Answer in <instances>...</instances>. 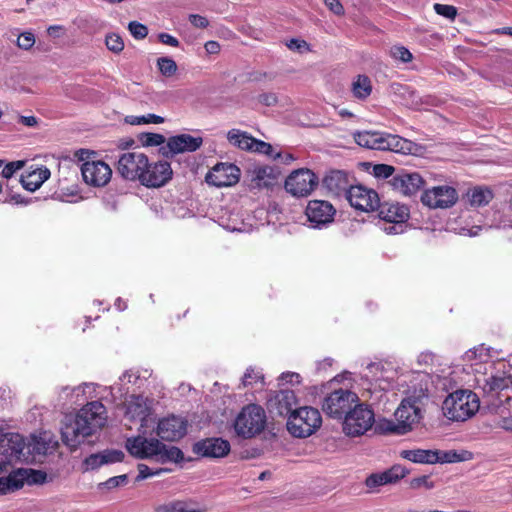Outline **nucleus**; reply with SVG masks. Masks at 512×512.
Here are the masks:
<instances>
[{
  "label": "nucleus",
  "instance_id": "nucleus-1",
  "mask_svg": "<svg viewBox=\"0 0 512 512\" xmlns=\"http://www.w3.org/2000/svg\"><path fill=\"white\" fill-rule=\"evenodd\" d=\"M57 441L50 432L44 431L31 435L28 442L18 433L6 435L4 452L0 456V472L8 471V466L17 462H34L37 456H43L54 450Z\"/></svg>",
  "mask_w": 512,
  "mask_h": 512
},
{
  "label": "nucleus",
  "instance_id": "nucleus-2",
  "mask_svg": "<svg viewBox=\"0 0 512 512\" xmlns=\"http://www.w3.org/2000/svg\"><path fill=\"white\" fill-rule=\"evenodd\" d=\"M107 410L101 400L86 403L73 420L64 423L61 436L65 445L76 449L86 438L96 434L107 423Z\"/></svg>",
  "mask_w": 512,
  "mask_h": 512
},
{
  "label": "nucleus",
  "instance_id": "nucleus-3",
  "mask_svg": "<svg viewBox=\"0 0 512 512\" xmlns=\"http://www.w3.org/2000/svg\"><path fill=\"white\" fill-rule=\"evenodd\" d=\"M411 383L406 397L394 412L395 419L400 423V430L406 434L411 432L423 417V410L429 399L430 377L427 373H416Z\"/></svg>",
  "mask_w": 512,
  "mask_h": 512
},
{
  "label": "nucleus",
  "instance_id": "nucleus-4",
  "mask_svg": "<svg viewBox=\"0 0 512 512\" xmlns=\"http://www.w3.org/2000/svg\"><path fill=\"white\" fill-rule=\"evenodd\" d=\"M142 433L135 437L128 438L126 441L127 451L139 459H155L158 462L179 461L183 458L180 449L174 446H166L156 438L145 437L146 433L139 428Z\"/></svg>",
  "mask_w": 512,
  "mask_h": 512
},
{
  "label": "nucleus",
  "instance_id": "nucleus-5",
  "mask_svg": "<svg viewBox=\"0 0 512 512\" xmlns=\"http://www.w3.org/2000/svg\"><path fill=\"white\" fill-rule=\"evenodd\" d=\"M480 408V399L468 389H459L446 396L442 403L443 415L450 421L464 422L472 418Z\"/></svg>",
  "mask_w": 512,
  "mask_h": 512
},
{
  "label": "nucleus",
  "instance_id": "nucleus-6",
  "mask_svg": "<svg viewBox=\"0 0 512 512\" xmlns=\"http://www.w3.org/2000/svg\"><path fill=\"white\" fill-rule=\"evenodd\" d=\"M353 138L359 146L368 149L408 154L413 147L411 141L380 130H357L353 133Z\"/></svg>",
  "mask_w": 512,
  "mask_h": 512
},
{
  "label": "nucleus",
  "instance_id": "nucleus-7",
  "mask_svg": "<svg viewBox=\"0 0 512 512\" xmlns=\"http://www.w3.org/2000/svg\"><path fill=\"white\" fill-rule=\"evenodd\" d=\"M367 377H371L374 388L388 392L399 389L402 383L406 382L405 376L397 362L382 360L371 362L366 367Z\"/></svg>",
  "mask_w": 512,
  "mask_h": 512
},
{
  "label": "nucleus",
  "instance_id": "nucleus-8",
  "mask_svg": "<svg viewBox=\"0 0 512 512\" xmlns=\"http://www.w3.org/2000/svg\"><path fill=\"white\" fill-rule=\"evenodd\" d=\"M115 386H101L95 383H82L70 387L64 386L60 389L59 399L63 404H80L89 399L116 401L114 395Z\"/></svg>",
  "mask_w": 512,
  "mask_h": 512
},
{
  "label": "nucleus",
  "instance_id": "nucleus-9",
  "mask_svg": "<svg viewBox=\"0 0 512 512\" xmlns=\"http://www.w3.org/2000/svg\"><path fill=\"white\" fill-rule=\"evenodd\" d=\"M322 424L320 412L313 407L304 406L295 409L287 420V430L297 438H306L314 434Z\"/></svg>",
  "mask_w": 512,
  "mask_h": 512
},
{
  "label": "nucleus",
  "instance_id": "nucleus-10",
  "mask_svg": "<svg viewBox=\"0 0 512 512\" xmlns=\"http://www.w3.org/2000/svg\"><path fill=\"white\" fill-rule=\"evenodd\" d=\"M266 425V413L256 404H249L242 408L234 421L235 433L245 439L260 434Z\"/></svg>",
  "mask_w": 512,
  "mask_h": 512
},
{
  "label": "nucleus",
  "instance_id": "nucleus-11",
  "mask_svg": "<svg viewBox=\"0 0 512 512\" xmlns=\"http://www.w3.org/2000/svg\"><path fill=\"white\" fill-rule=\"evenodd\" d=\"M374 422V412L359 401L344 416L342 429L347 436L357 437L370 430Z\"/></svg>",
  "mask_w": 512,
  "mask_h": 512
},
{
  "label": "nucleus",
  "instance_id": "nucleus-12",
  "mask_svg": "<svg viewBox=\"0 0 512 512\" xmlns=\"http://www.w3.org/2000/svg\"><path fill=\"white\" fill-rule=\"evenodd\" d=\"M379 218L385 222L383 231L389 235L402 234L406 231V222L409 219V209L406 205L394 202H385L377 207Z\"/></svg>",
  "mask_w": 512,
  "mask_h": 512
},
{
  "label": "nucleus",
  "instance_id": "nucleus-13",
  "mask_svg": "<svg viewBox=\"0 0 512 512\" xmlns=\"http://www.w3.org/2000/svg\"><path fill=\"white\" fill-rule=\"evenodd\" d=\"M125 417L139 424L143 433H148L150 428H154L155 419L152 413V401L142 395H131L126 402Z\"/></svg>",
  "mask_w": 512,
  "mask_h": 512
},
{
  "label": "nucleus",
  "instance_id": "nucleus-14",
  "mask_svg": "<svg viewBox=\"0 0 512 512\" xmlns=\"http://www.w3.org/2000/svg\"><path fill=\"white\" fill-rule=\"evenodd\" d=\"M16 463L8 466V471H5L3 476L0 477V494H7L9 492L20 489L25 482L42 483L46 475L41 471H34L32 469L15 468Z\"/></svg>",
  "mask_w": 512,
  "mask_h": 512
},
{
  "label": "nucleus",
  "instance_id": "nucleus-15",
  "mask_svg": "<svg viewBox=\"0 0 512 512\" xmlns=\"http://www.w3.org/2000/svg\"><path fill=\"white\" fill-rule=\"evenodd\" d=\"M357 402L359 397L355 392L340 388L324 398L322 410L332 418L341 419Z\"/></svg>",
  "mask_w": 512,
  "mask_h": 512
},
{
  "label": "nucleus",
  "instance_id": "nucleus-16",
  "mask_svg": "<svg viewBox=\"0 0 512 512\" xmlns=\"http://www.w3.org/2000/svg\"><path fill=\"white\" fill-rule=\"evenodd\" d=\"M318 177L309 169L292 172L285 181V189L295 197L310 195L318 185Z\"/></svg>",
  "mask_w": 512,
  "mask_h": 512
},
{
  "label": "nucleus",
  "instance_id": "nucleus-17",
  "mask_svg": "<svg viewBox=\"0 0 512 512\" xmlns=\"http://www.w3.org/2000/svg\"><path fill=\"white\" fill-rule=\"evenodd\" d=\"M336 214L334 206L325 200H310L305 209L309 227L314 229L327 228Z\"/></svg>",
  "mask_w": 512,
  "mask_h": 512
},
{
  "label": "nucleus",
  "instance_id": "nucleus-18",
  "mask_svg": "<svg viewBox=\"0 0 512 512\" xmlns=\"http://www.w3.org/2000/svg\"><path fill=\"white\" fill-rule=\"evenodd\" d=\"M147 156L141 152L123 153L117 162V171L126 180L141 181Z\"/></svg>",
  "mask_w": 512,
  "mask_h": 512
},
{
  "label": "nucleus",
  "instance_id": "nucleus-19",
  "mask_svg": "<svg viewBox=\"0 0 512 512\" xmlns=\"http://www.w3.org/2000/svg\"><path fill=\"white\" fill-rule=\"evenodd\" d=\"M457 200L458 193L456 189L448 185H440L427 189L421 196L422 203L433 209L450 208Z\"/></svg>",
  "mask_w": 512,
  "mask_h": 512
},
{
  "label": "nucleus",
  "instance_id": "nucleus-20",
  "mask_svg": "<svg viewBox=\"0 0 512 512\" xmlns=\"http://www.w3.org/2000/svg\"><path fill=\"white\" fill-rule=\"evenodd\" d=\"M173 175L169 162L161 160L150 162L147 158L140 183L146 187L158 188L165 185Z\"/></svg>",
  "mask_w": 512,
  "mask_h": 512
},
{
  "label": "nucleus",
  "instance_id": "nucleus-21",
  "mask_svg": "<svg viewBox=\"0 0 512 512\" xmlns=\"http://www.w3.org/2000/svg\"><path fill=\"white\" fill-rule=\"evenodd\" d=\"M81 173L86 184L93 187H103L111 179L110 166L101 160L86 161L81 166Z\"/></svg>",
  "mask_w": 512,
  "mask_h": 512
},
{
  "label": "nucleus",
  "instance_id": "nucleus-22",
  "mask_svg": "<svg viewBox=\"0 0 512 512\" xmlns=\"http://www.w3.org/2000/svg\"><path fill=\"white\" fill-rule=\"evenodd\" d=\"M346 198L352 207L364 212L377 209L380 203L378 194L362 185L351 186Z\"/></svg>",
  "mask_w": 512,
  "mask_h": 512
},
{
  "label": "nucleus",
  "instance_id": "nucleus-23",
  "mask_svg": "<svg viewBox=\"0 0 512 512\" xmlns=\"http://www.w3.org/2000/svg\"><path fill=\"white\" fill-rule=\"evenodd\" d=\"M206 182L215 187H229L238 183L240 169L232 163H218L206 175Z\"/></svg>",
  "mask_w": 512,
  "mask_h": 512
},
{
  "label": "nucleus",
  "instance_id": "nucleus-24",
  "mask_svg": "<svg viewBox=\"0 0 512 512\" xmlns=\"http://www.w3.org/2000/svg\"><path fill=\"white\" fill-rule=\"evenodd\" d=\"M187 426L184 417L171 415L159 420L156 432L162 440L177 441L186 435Z\"/></svg>",
  "mask_w": 512,
  "mask_h": 512
},
{
  "label": "nucleus",
  "instance_id": "nucleus-25",
  "mask_svg": "<svg viewBox=\"0 0 512 512\" xmlns=\"http://www.w3.org/2000/svg\"><path fill=\"white\" fill-rule=\"evenodd\" d=\"M401 457L414 463L434 464L437 462H453L457 460L455 452H439L437 450L411 449L403 450Z\"/></svg>",
  "mask_w": 512,
  "mask_h": 512
},
{
  "label": "nucleus",
  "instance_id": "nucleus-26",
  "mask_svg": "<svg viewBox=\"0 0 512 512\" xmlns=\"http://www.w3.org/2000/svg\"><path fill=\"white\" fill-rule=\"evenodd\" d=\"M201 144V137H193L188 134H182L169 138L166 144L161 146L159 152L162 155L169 157L178 153L195 151L201 146Z\"/></svg>",
  "mask_w": 512,
  "mask_h": 512
},
{
  "label": "nucleus",
  "instance_id": "nucleus-27",
  "mask_svg": "<svg viewBox=\"0 0 512 512\" xmlns=\"http://www.w3.org/2000/svg\"><path fill=\"white\" fill-rule=\"evenodd\" d=\"M297 397L294 391L283 389L271 396L267 402L268 409L271 413L279 416H290L296 409Z\"/></svg>",
  "mask_w": 512,
  "mask_h": 512
},
{
  "label": "nucleus",
  "instance_id": "nucleus-28",
  "mask_svg": "<svg viewBox=\"0 0 512 512\" xmlns=\"http://www.w3.org/2000/svg\"><path fill=\"white\" fill-rule=\"evenodd\" d=\"M228 139L234 146L243 150L256 151L267 155H271L273 150L270 144L257 140L241 130L229 131Z\"/></svg>",
  "mask_w": 512,
  "mask_h": 512
},
{
  "label": "nucleus",
  "instance_id": "nucleus-29",
  "mask_svg": "<svg viewBox=\"0 0 512 512\" xmlns=\"http://www.w3.org/2000/svg\"><path fill=\"white\" fill-rule=\"evenodd\" d=\"M193 451L203 457L221 458L230 451V443L222 438H207L194 444Z\"/></svg>",
  "mask_w": 512,
  "mask_h": 512
},
{
  "label": "nucleus",
  "instance_id": "nucleus-30",
  "mask_svg": "<svg viewBox=\"0 0 512 512\" xmlns=\"http://www.w3.org/2000/svg\"><path fill=\"white\" fill-rule=\"evenodd\" d=\"M151 371L148 369L133 368L125 371L120 377L119 382L115 383L114 395L116 400L121 398L127 391V384L142 386L144 382L151 376Z\"/></svg>",
  "mask_w": 512,
  "mask_h": 512
},
{
  "label": "nucleus",
  "instance_id": "nucleus-31",
  "mask_svg": "<svg viewBox=\"0 0 512 512\" xmlns=\"http://www.w3.org/2000/svg\"><path fill=\"white\" fill-rule=\"evenodd\" d=\"M123 458L124 453L121 450L106 449L89 455L84 459L82 465L84 471H92L97 470L104 465L121 462Z\"/></svg>",
  "mask_w": 512,
  "mask_h": 512
},
{
  "label": "nucleus",
  "instance_id": "nucleus-32",
  "mask_svg": "<svg viewBox=\"0 0 512 512\" xmlns=\"http://www.w3.org/2000/svg\"><path fill=\"white\" fill-rule=\"evenodd\" d=\"M391 185L397 192L410 196L422 187L423 179L418 173H401L392 177Z\"/></svg>",
  "mask_w": 512,
  "mask_h": 512
},
{
  "label": "nucleus",
  "instance_id": "nucleus-33",
  "mask_svg": "<svg viewBox=\"0 0 512 512\" xmlns=\"http://www.w3.org/2000/svg\"><path fill=\"white\" fill-rule=\"evenodd\" d=\"M50 170L42 165H31L21 176V183L28 191L37 190L49 177Z\"/></svg>",
  "mask_w": 512,
  "mask_h": 512
},
{
  "label": "nucleus",
  "instance_id": "nucleus-34",
  "mask_svg": "<svg viewBox=\"0 0 512 512\" xmlns=\"http://www.w3.org/2000/svg\"><path fill=\"white\" fill-rule=\"evenodd\" d=\"M325 187L334 195L340 196L347 192L352 186L349 181V176L346 172L340 170L331 171L323 180Z\"/></svg>",
  "mask_w": 512,
  "mask_h": 512
},
{
  "label": "nucleus",
  "instance_id": "nucleus-35",
  "mask_svg": "<svg viewBox=\"0 0 512 512\" xmlns=\"http://www.w3.org/2000/svg\"><path fill=\"white\" fill-rule=\"evenodd\" d=\"M405 474L406 472L404 468L401 466H393L387 471L371 474L366 479V486L369 488H375L378 486L393 484L403 478Z\"/></svg>",
  "mask_w": 512,
  "mask_h": 512
},
{
  "label": "nucleus",
  "instance_id": "nucleus-36",
  "mask_svg": "<svg viewBox=\"0 0 512 512\" xmlns=\"http://www.w3.org/2000/svg\"><path fill=\"white\" fill-rule=\"evenodd\" d=\"M276 174L270 166H257L251 171V182L255 188H267L274 184Z\"/></svg>",
  "mask_w": 512,
  "mask_h": 512
},
{
  "label": "nucleus",
  "instance_id": "nucleus-37",
  "mask_svg": "<svg viewBox=\"0 0 512 512\" xmlns=\"http://www.w3.org/2000/svg\"><path fill=\"white\" fill-rule=\"evenodd\" d=\"M466 197L470 206L478 208L488 205L494 194L488 187L475 186L467 191Z\"/></svg>",
  "mask_w": 512,
  "mask_h": 512
},
{
  "label": "nucleus",
  "instance_id": "nucleus-38",
  "mask_svg": "<svg viewBox=\"0 0 512 512\" xmlns=\"http://www.w3.org/2000/svg\"><path fill=\"white\" fill-rule=\"evenodd\" d=\"M490 358L491 349L484 344L467 350L463 355V361L471 367L486 363Z\"/></svg>",
  "mask_w": 512,
  "mask_h": 512
},
{
  "label": "nucleus",
  "instance_id": "nucleus-39",
  "mask_svg": "<svg viewBox=\"0 0 512 512\" xmlns=\"http://www.w3.org/2000/svg\"><path fill=\"white\" fill-rule=\"evenodd\" d=\"M512 384V377L498 370L495 374L484 378L483 389L488 392L499 391L508 388Z\"/></svg>",
  "mask_w": 512,
  "mask_h": 512
},
{
  "label": "nucleus",
  "instance_id": "nucleus-40",
  "mask_svg": "<svg viewBox=\"0 0 512 512\" xmlns=\"http://www.w3.org/2000/svg\"><path fill=\"white\" fill-rule=\"evenodd\" d=\"M156 512H204V509L193 502L170 501L158 505Z\"/></svg>",
  "mask_w": 512,
  "mask_h": 512
},
{
  "label": "nucleus",
  "instance_id": "nucleus-41",
  "mask_svg": "<svg viewBox=\"0 0 512 512\" xmlns=\"http://www.w3.org/2000/svg\"><path fill=\"white\" fill-rule=\"evenodd\" d=\"M352 92L358 99H366L372 92L370 79L365 75H358L352 83Z\"/></svg>",
  "mask_w": 512,
  "mask_h": 512
},
{
  "label": "nucleus",
  "instance_id": "nucleus-42",
  "mask_svg": "<svg viewBox=\"0 0 512 512\" xmlns=\"http://www.w3.org/2000/svg\"><path fill=\"white\" fill-rule=\"evenodd\" d=\"M124 123L130 126H140V125H159L165 123V119L156 114H147L142 116H134L129 115L124 118Z\"/></svg>",
  "mask_w": 512,
  "mask_h": 512
},
{
  "label": "nucleus",
  "instance_id": "nucleus-43",
  "mask_svg": "<svg viewBox=\"0 0 512 512\" xmlns=\"http://www.w3.org/2000/svg\"><path fill=\"white\" fill-rule=\"evenodd\" d=\"M138 141L141 146L143 147H156L159 146V149L161 146L166 144L164 136L157 133H151V132H143L138 135Z\"/></svg>",
  "mask_w": 512,
  "mask_h": 512
},
{
  "label": "nucleus",
  "instance_id": "nucleus-44",
  "mask_svg": "<svg viewBox=\"0 0 512 512\" xmlns=\"http://www.w3.org/2000/svg\"><path fill=\"white\" fill-rule=\"evenodd\" d=\"M157 67L160 73L165 77L173 76L177 71L176 62L167 56L159 57L157 59Z\"/></svg>",
  "mask_w": 512,
  "mask_h": 512
},
{
  "label": "nucleus",
  "instance_id": "nucleus-45",
  "mask_svg": "<svg viewBox=\"0 0 512 512\" xmlns=\"http://www.w3.org/2000/svg\"><path fill=\"white\" fill-rule=\"evenodd\" d=\"M264 376L261 371L254 368H248L242 378V385L244 387L260 384L263 386Z\"/></svg>",
  "mask_w": 512,
  "mask_h": 512
},
{
  "label": "nucleus",
  "instance_id": "nucleus-46",
  "mask_svg": "<svg viewBox=\"0 0 512 512\" xmlns=\"http://www.w3.org/2000/svg\"><path fill=\"white\" fill-rule=\"evenodd\" d=\"M5 124L33 127L41 125L42 123L37 117L33 115L23 116L16 113L15 115H13L12 120L10 122H5Z\"/></svg>",
  "mask_w": 512,
  "mask_h": 512
},
{
  "label": "nucleus",
  "instance_id": "nucleus-47",
  "mask_svg": "<svg viewBox=\"0 0 512 512\" xmlns=\"http://www.w3.org/2000/svg\"><path fill=\"white\" fill-rule=\"evenodd\" d=\"M390 56L402 63H409L413 59L412 53L406 47L400 45L391 47Z\"/></svg>",
  "mask_w": 512,
  "mask_h": 512
},
{
  "label": "nucleus",
  "instance_id": "nucleus-48",
  "mask_svg": "<svg viewBox=\"0 0 512 512\" xmlns=\"http://www.w3.org/2000/svg\"><path fill=\"white\" fill-rule=\"evenodd\" d=\"M399 426H400V423L396 419H395V421L384 419V420L380 421L378 424L379 430L383 433L395 434V435L406 434V432H402V430L400 431Z\"/></svg>",
  "mask_w": 512,
  "mask_h": 512
},
{
  "label": "nucleus",
  "instance_id": "nucleus-49",
  "mask_svg": "<svg viewBox=\"0 0 512 512\" xmlns=\"http://www.w3.org/2000/svg\"><path fill=\"white\" fill-rule=\"evenodd\" d=\"M105 43L107 48L114 53H120L124 48V42L122 38L114 33L106 36Z\"/></svg>",
  "mask_w": 512,
  "mask_h": 512
},
{
  "label": "nucleus",
  "instance_id": "nucleus-50",
  "mask_svg": "<svg viewBox=\"0 0 512 512\" xmlns=\"http://www.w3.org/2000/svg\"><path fill=\"white\" fill-rule=\"evenodd\" d=\"M434 11L447 19L453 20L457 15V9L452 5L434 4Z\"/></svg>",
  "mask_w": 512,
  "mask_h": 512
},
{
  "label": "nucleus",
  "instance_id": "nucleus-51",
  "mask_svg": "<svg viewBox=\"0 0 512 512\" xmlns=\"http://www.w3.org/2000/svg\"><path fill=\"white\" fill-rule=\"evenodd\" d=\"M128 29L131 35L136 39H144L148 34V28L137 21L130 22Z\"/></svg>",
  "mask_w": 512,
  "mask_h": 512
},
{
  "label": "nucleus",
  "instance_id": "nucleus-52",
  "mask_svg": "<svg viewBox=\"0 0 512 512\" xmlns=\"http://www.w3.org/2000/svg\"><path fill=\"white\" fill-rule=\"evenodd\" d=\"M35 44L34 34L31 32H24L18 36L17 45L19 48L29 50Z\"/></svg>",
  "mask_w": 512,
  "mask_h": 512
},
{
  "label": "nucleus",
  "instance_id": "nucleus-53",
  "mask_svg": "<svg viewBox=\"0 0 512 512\" xmlns=\"http://www.w3.org/2000/svg\"><path fill=\"white\" fill-rule=\"evenodd\" d=\"M127 483V476L126 475H119L109 478L103 483L99 484L100 488H106L108 490L114 489L120 485H124Z\"/></svg>",
  "mask_w": 512,
  "mask_h": 512
},
{
  "label": "nucleus",
  "instance_id": "nucleus-54",
  "mask_svg": "<svg viewBox=\"0 0 512 512\" xmlns=\"http://www.w3.org/2000/svg\"><path fill=\"white\" fill-rule=\"evenodd\" d=\"M286 46L290 50L296 51V52H299V53H304V52L310 51L309 44L305 40H301V39H296V38L290 39L286 43Z\"/></svg>",
  "mask_w": 512,
  "mask_h": 512
},
{
  "label": "nucleus",
  "instance_id": "nucleus-55",
  "mask_svg": "<svg viewBox=\"0 0 512 512\" xmlns=\"http://www.w3.org/2000/svg\"><path fill=\"white\" fill-rule=\"evenodd\" d=\"M163 471V469L153 470L152 468L145 464H139L137 480H144L155 475H160Z\"/></svg>",
  "mask_w": 512,
  "mask_h": 512
},
{
  "label": "nucleus",
  "instance_id": "nucleus-56",
  "mask_svg": "<svg viewBox=\"0 0 512 512\" xmlns=\"http://www.w3.org/2000/svg\"><path fill=\"white\" fill-rule=\"evenodd\" d=\"M410 486L413 489L426 488L432 489L434 487V483L431 481L429 476L423 475L417 478H413L410 482Z\"/></svg>",
  "mask_w": 512,
  "mask_h": 512
},
{
  "label": "nucleus",
  "instance_id": "nucleus-57",
  "mask_svg": "<svg viewBox=\"0 0 512 512\" xmlns=\"http://www.w3.org/2000/svg\"><path fill=\"white\" fill-rule=\"evenodd\" d=\"M280 385L291 384L298 385L301 383V376L295 372H284L279 377Z\"/></svg>",
  "mask_w": 512,
  "mask_h": 512
},
{
  "label": "nucleus",
  "instance_id": "nucleus-58",
  "mask_svg": "<svg viewBox=\"0 0 512 512\" xmlns=\"http://www.w3.org/2000/svg\"><path fill=\"white\" fill-rule=\"evenodd\" d=\"M23 166V161H14L6 164L2 170V177L6 179L11 178L14 175V173L20 170Z\"/></svg>",
  "mask_w": 512,
  "mask_h": 512
},
{
  "label": "nucleus",
  "instance_id": "nucleus-59",
  "mask_svg": "<svg viewBox=\"0 0 512 512\" xmlns=\"http://www.w3.org/2000/svg\"><path fill=\"white\" fill-rule=\"evenodd\" d=\"M394 173V167L386 164H378L374 166V174L379 178H389Z\"/></svg>",
  "mask_w": 512,
  "mask_h": 512
},
{
  "label": "nucleus",
  "instance_id": "nucleus-60",
  "mask_svg": "<svg viewBox=\"0 0 512 512\" xmlns=\"http://www.w3.org/2000/svg\"><path fill=\"white\" fill-rule=\"evenodd\" d=\"M326 7L335 15H343L344 7L339 0H324Z\"/></svg>",
  "mask_w": 512,
  "mask_h": 512
},
{
  "label": "nucleus",
  "instance_id": "nucleus-61",
  "mask_svg": "<svg viewBox=\"0 0 512 512\" xmlns=\"http://www.w3.org/2000/svg\"><path fill=\"white\" fill-rule=\"evenodd\" d=\"M189 21L196 28L203 29L209 25V21L207 20V18L197 14H191L189 16Z\"/></svg>",
  "mask_w": 512,
  "mask_h": 512
},
{
  "label": "nucleus",
  "instance_id": "nucleus-62",
  "mask_svg": "<svg viewBox=\"0 0 512 512\" xmlns=\"http://www.w3.org/2000/svg\"><path fill=\"white\" fill-rule=\"evenodd\" d=\"M158 40L165 44V45H169V46H172V47H178L179 46V41L176 37L168 34V33H159L158 34Z\"/></svg>",
  "mask_w": 512,
  "mask_h": 512
},
{
  "label": "nucleus",
  "instance_id": "nucleus-63",
  "mask_svg": "<svg viewBox=\"0 0 512 512\" xmlns=\"http://www.w3.org/2000/svg\"><path fill=\"white\" fill-rule=\"evenodd\" d=\"M259 102L266 106H273L277 103V96L274 93H264L259 96Z\"/></svg>",
  "mask_w": 512,
  "mask_h": 512
},
{
  "label": "nucleus",
  "instance_id": "nucleus-64",
  "mask_svg": "<svg viewBox=\"0 0 512 512\" xmlns=\"http://www.w3.org/2000/svg\"><path fill=\"white\" fill-rule=\"evenodd\" d=\"M205 51L208 54H218L220 52V44L217 41H207L204 45Z\"/></svg>",
  "mask_w": 512,
  "mask_h": 512
}]
</instances>
